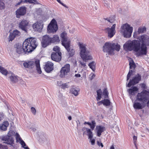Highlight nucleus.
<instances>
[{"label":"nucleus","mask_w":149,"mask_h":149,"mask_svg":"<svg viewBox=\"0 0 149 149\" xmlns=\"http://www.w3.org/2000/svg\"><path fill=\"white\" fill-rule=\"evenodd\" d=\"M139 40H134L126 42L123 45L124 49L130 51L133 50L136 52L141 50L140 52L137 54V56L146 55L148 52L146 46H149V37L143 35L139 37Z\"/></svg>","instance_id":"obj_1"},{"label":"nucleus","mask_w":149,"mask_h":149,"mask_svg":"<svg viewBox=\"0 0 149 149\" xmlns=\"http://www.w3.org/2000/svg\"><path fill=\"white\" fill-rule=\"evenodd\" d=\"M38 44L35 38L30 37L26 39L21 45H18L17 46V52L19 54L24 53L28 54L36 49Z\"/></svg>","instance_id":"obj_2"},{"label":"nucleus","mask_w":149,"mask_h":149,"mask_svg":"<svg viewBox=\"0 0 149 149\" xmlns=\"http://www.w3.org/2000/svg\"><path fill=\"white\" fill-rule=\"evenodd\" d=\"M78 45L80 51V55L83 61L86 62L87 60H91L92 58L90 54L89 51L86 49V45L79 42Z\"/></svg>","instance_id":"obj_3"},{"label":"nucleus","mask_w":149,"mask_h":149,"mask_svg":"<svg viewBox=\"0 0 149 149\" xmlns=\"http://www.w3.org/2000/svg\"><path fill=\"white\" fill-rule=\"evenodd\" d=\"M15 134V132L13 130H10L6 135H3L1 137L2 140L5 141L4 143L13 146L14 144V138Z\"/></svg>","instance_id":"obj_4"},{"label":"nucleus","mask_w":149,"mask_h":149,"mask_svg":"<svg viewBox=\"0 0 149 149\" xmlns=\"http://www.w3.org/2000/svg\"><path fill=\"white\" fill-rule=\"evenodd\" d=\"M121 32L124 37L129 38L131 37L133 28L130 25L127 24H124L121 26Z\"/></svg>","instance_id":"obj_5"},{"label":"nucleus","mask_w":149,"mask_h":149,"mask_svg":"<svg viewBox=\"0 0 149 149\" xmlns=\"http://www.w3.org/2000/svg\"><path fill=\"white\" fill-rule=\"evenodd\" d=\"M136 98L139 101L146 102L149 99V92L143 90L141 93H138Z\"/></svg>","instance_id":"obj_6"},{"label":"nucleus","mask_w":149,"mask_h":149,"mask_svg":"<svg viewBox=\"0 0 149 149\" xmlns=\"http://www.w3.org/2000/svg\"><path fill=\"white\" fill-rule=\"evenodd\" d=\"M58 29V26L56 21L53 19L47 26V31L49 33L56 32Z\"/></svg>","instance_id":"obj_7"},{"label":"nucleus","mask_w":149,"mask_h":149,"mask_svg":"<svg viewBox=\"0 0 149 149\" xmlns=\"http://www.w3.org/2000/svg\"><path fill=\"white\" fill-rule=\"evenodd\" d=\"M141 76L140 74H137L130 79L127 85L128 87H130L131 86L134 85L138 84L141 80Z\"/></svg>","instance_id":"obj_8"},{"label":"nucleus","mask_w":149,"mask_h":149,"mask_svg":"<svg viewBox=\"0 0 149 149\" xmlns=\"http://www.w3.org/2000/svg\"><path fill=\"white\" fill-rule=\"evenodd\" d=\"M70 71V65L69 64H65L62 68L60 71V77L64 78L67 75Z\"/></svg>","instance_id":"obj_9"},{"label":"nucleus","mask_w":149,"mask_h":149,"mask_svg":"<svg viewBox=\"0 0 149 149\" xmlns=\"http://www.w3.org/2000/svg\"><path fill=\"white\" fill-rule=\"evenodd\" d=\"M113 46V45L111 43L106 42L104 45L103 47V51L104 52H107L110 55H113V49L112 47Z\"/></svg>","instance_id":"obj_10"},{"label":"nucleus","mask_w":149,"mask_h":149,"mask_svg":"<svg viewBox=\"0 0 149 149\" xmlns=\"http://www.w3.org/2000/svg\"><path fill=\"white\" fill-rule=\"evenodd\" d=\"M51 37L47 35H45L42 37L41 42L42 46L45 48L52 43Z\"/></svg>","instance_id":"obj_11"},{"label":"nucleus","mask_w":149,"mask_h":149,"mask_svg":"<svg viewBox=\"0 0 149 149\" xmlns=\"http://www.w3.org/2000/svg\"><path fill=\"white\" fill-rule=\"evenodd\" d=\"M116 24H114L110 28L107 27L105 29V31L108 34V37L111 38L116 33Z\"/></svg>","instance_id":"obj_12"},{"label":"nucleus","mask_w":149,"mask_h":149,"mask_svg":"<svg viewBox=\"0 0 149 149\" xmlns=\"http://www.w3.org/2000/svg\"><path fill=\"white\" fill-rule=\"evenodd\" d=\"M28 24L29 22L26 20L24 19L19 23L18 26L19 29L27 33Z\"/></svg>","instance_id":"obj_13"},{"label":"nucleus","mask_w":149,"mask_h":149,"mask_svg":"<svg viewBox=\"0 0 149 149\" xmlns=\"http://www.w3.org/2000/svg\"><path fill=\"white\" fill-rule=\"evenodd\" d=\"M60 37L62 46H63L66 45L67 43H70V41L68 40L67 33L65 31L63 32L61 34Z\"/></svg>","instance_id":"obj_14"},{"label":"nucleus","mask_w":149,"mask_h":149,"mask_svg":"<svg viewBox=\"0 0 149 149\" xmlns=\"http://www.w3.org/2000/svg\"><path fill=\"white\" fill-rule=\"evenodd\" d=\"M51 57L53 60L58 62L61 61V52H53Z\"/></svg>","instance_id":"obj_15"},{"label":"nucleus","mask_w":149,"mask_h":149,"mask_svg":"<svg viewBox=\"0 0 149 149\" xmlns=\"http://www.w3.org/2000/svg\"><path fill=\"white\" fill-rule=\"evenodd\" d=\"M32 27L35 31L40 32L43 29V24L42 22H37L33 25Z\"/></svg>","instance_id":"obj_16"},{"label":"nucleus","mask_w":149,"mask_h":149,"mask_svg":"<svg viewBox=\"0 0 149 149\" xmlns=\"http://www.w3.org/2000/svg\"><path fill=\"white\" fill-rule=\"evenodd\" d=\"M26 8L25 7H21L16 11V17L19 18L20 16L24 15L26 13Z\"/></svg>","instance_id":"obj_17"},{"label":"nucleus","mask_w":149,"mask_h":149,"mask_svg":"<svg viewBox=\"0 0 149 149\" xmlns=\"http://www.w3.org/2000/svg\"><path fill=\"white\" fill-rule=\"evenodd\" d=\"M53 63L51 62L47 61L45 65V70L47 73H49L53 70Z\"/></svg>","instance_id":"obj_18"},{"label":"nucleus","mask_w":149,"mask_h":149,"mask_svg":"<svg viewBox=\"0 0 149 149\" xmlns=\"http://www.w3.org/2000/svg\"><path fill=\"white\" fill-rule=\"evenodd\" d=\"M70 43H67L66 45L63 46L65 48V49L68 53L69 57H72L75 53L74 50L70 48Z\"/></svg>","instance_id":"obj_19"},{"label":"nucleus","mask_w":149,"mask_h":149,"mask_svg":"<svg viewBox=\"0 0 149 149\" xmlns=\"http://www.w3.org/2000/svg\"><path fill=\"white\" fill-rule=\"evenodd\" d=\"M35 62L33 61H29L27 62H25L23 65L26 68L32 69L35 66Z\"/></svg>","instance_id":"obj_20"},{"label":"nucleus","mask_w":149,"mask_h":149,"mask_svg":"<svg viewBox=\"0 0 149 149\" xmlns=\"http://www.w3.org/2000/svg\"><path fill=\"white\" fill-rule=\"evenodd\" d=\"M96 129L97 130V136L99 137H100L101 136L102 133L105 130V127L102 125L97 126Z\"/></svg>","instance_id":"obj_21"},{"label":"nucleus","mask_w":149,"mask_h":149,"mask_svg":"<svg viewBox=\"0 0 149 149\" xmlns=\"http://www.w3.org/2000/svg\"><path fill=\"white\" fill-rule=\"evenodd\" d=\"M138 90V88L136 86H133L128 90V92L131 98V95H134L135 93Z\"/></svg>","instance_id":"obj_22"},{"label":"nucleus","mask_w":149,"mask_h":149,"mask_svg":"<svg viewBox=\"0 0 149 149\" xmlns=\"http://www.w3.org/2000/svg\"><path fill=\"white\" fill-rule=\"evenodd\" d=\"M10 81L13 83H16L18 81V77L15 75L14 74L12 73L9 77Z\"/></svg>","instance_id":"obj_23"},{"label":"nucleus","mask_w":149,"mask_h":149,"mask_svg":"<svg viewBox=\"0 0 149 149\" xmlns=\"http://www.w3.org/2000/svg\"><path fill=\"white\" fill-rule=\"evenodd\" d=\"M35 64L38 73L39 74H41L42 73V71L40 67L39 60H37L35 61Z\"/></svg>","instance_id":"obj_24"},{"label":"nucleus","mask_w":149,"mask_h":149,"mask_svg":"<svg viewBox=\"0 0 149 149\" xmlns=\"http://www.w3.org/2000/svg\"><path fill=\"white\" fill-rule=\"evenodd\" d=\"M84 125L88 124L90 126V127L93 130H94L96 125V123L95 120H92L91 123L89 122H85L84 123Z\"/></svg>","instance_id":"obj_25"},{"label":"nucleus","mask_w":149,"mask_h":149,"mask_svg":"<svg viewBox=\"0 0 149 149\" xmlns=\"http://www.w3.org/2000/svg\"><path fill=\"white\" fill-rule=\"evenodd\" d=\"M9 123L8 121H4L3 124L0 125V129L3 131H6L7 130V127L8 126Z\"/></svg>","instance_id":"obj_26"},{"label":"nucleus","mask_w":149,"mask_h":149,"mask_svg":"<svg viewBox=\"0 0 149 149\" xmlns=\"http://www.w3.org/2000/svg\"><path fill=\"white\" fill-rule=\"evenodd\" d=\"M98 103H101L105 106H108L110 105L111 102L109 100L104 99L103 100L100 101Z\"/></svg>","instance_id":"obj_27"},{"label":"nucleus","mask_w":149,"mask_h":149,"mask_svg":"<svg viewBox=\"0 0 149 149\" xmlns=\"http://www.w3.org/2000/svg\"><path fill=\"white\" fill-rule=\"evenodd\" d=\"M133 107L134 108L136 109H141L143 108L142 105L138 102H134Z\"/></svg>","instance_id":"obj_28"},{"label":"nucleus","mask_w":149,"mask_h":149,"mask_svg":"<svg viewBox=\"0 0 149 149\" xmlns=\"http://www.w3.org/2000/svg\"><path fill=\"white\" fill-rule=\"evenodd\" d=\"M52 43H57L59 42L60 40L59 36L57 35H54L52 38H51Z\"/></svg>","instance_id":"obj_29"},{"label":"nucleus","mask_w":149,"mask_h":149,"mask_svg":"<svg viewBox=\"0 0 149 149\" xmlns=\"http://www.w3.org/2000/svg\"><path fill=\"white\" fill-rule=\"evenodd\" d=\"M113 45V46L112 47V48L113 49V55L114 54V50H116L118 52L120 49V46L118 43L116 44L115 43H111Z\"/></svg>","instance_id":"obj_30"},{"label":"nucleus","mask_w":149,"mask_h":149,"mask_svg":"<svg viewBox=\"0 0 149 149\" xmlns=\"http://www.w3.org/2000/svg\"><path fill=\"white\" fill-rule=\"evenodd\" d=\"M79 91H78L74 88V86H73L70 90V93L74 94L75 96H77L78 95Z\"/></svg>","instance_id":"obj_31"},{"label":"nucleus","mask_w":149,"mask_h":149,"mask_svg":"<svg viewBox=\"0 0 149 149\" xmlns=\"http://www.w3.org/2000/svg\"><path fill=\"white\" fill-rule=\"evenodd\" d=\"M96 64L94 61H92L89 63L88 66L94 72L95 69Z\"/></svg>","instance_id":"obj_32"},{"label":"nucleus","mask_w":149,"mask_h":149,"mask_svg":"<svg viewBox=\"0 0 149 149\" xmlns=\"http://www.w3.org/2000/svg\"><path fill=\"white\" fill-rule=\"evenodd\" d=\"M86 134L88 136V139H91L93 137V132L91 131L90 129H87V131L86 132Z\"/></svg>","instance_id":"obj_33"},{"label":"nucleus","mask_w":149,"mask_h":149,"mask_svg":"<svg viewBox=\"0 0 149 149\" xmlns=\"http://www.w3.org/2000/svg\"><path fill=\"white\" fill-rule=\"evenodd\" d=\"M57 84L58 86L60 87L61 88L64 89L68 87V85L67 83H63L61 84V81L58 82Z\"/></svg>","instance_id":"obj_34"},{"label":"nucleus","mask_w":149,"mask_h":149,"mask_svg":"<svg viewBox=\"0 0 149 149\" xmlns=\"http://www.w3.org/2000/svg\"><path fill=\"white\" fill-rule=\"evenodd\" d=\"M0 72L5 76H6L8 72L6 69L1 66H0Z\"/></svg>","instance_id":"obj_35"},{"label":"nucleus","mask_w":149,"mask_h":149,"mask_svg":"<svg viewBox=\"0 0 149 149\" xmlns=\"http://www.w3.org/2000/svg\"><path fill=\"white\" fill-rule=\"evenodd\" d=\"M129 65H130V69H133L134 70L136 67V65L133 60L132 59L130 61Z\"/></svg>","instance_id":"obj_36"},{"label":"nucleus","mask_w":149,"mask_h":149,"mask_svg":"<svg viewBox=\"0 0 149 149\" xmlns=\"http://www.w3.org/2000/svg\"><path fill=\"white\" fill-rule=\"evenodd\" d=\"M97 97H96V100L97 101L100 100L101 98L102 92L100 89L97 90Z\"/></svg>","instance_id":"obj_37"},{"label":"nucleus","mask_w":149,"mask_h":149,"mask_svg":"<svg viewBox=\"0 0 149 149\" xmlns=\"http://www.w3.org/2000/svg\"><path fill=\"white\" fill-rule=\"evenodd\" d=\"M23 2L25 3H30L38 4L36 0H24L23 1Z\"/></svg>","instance_id":"obj_38"},{"label":"nucleus","mask_w":149,"mask_h":149,"mask_svg":"<svg viewBox=\"0 0 149 149\" xmlns=\"http://www.w3.org/2000/svg\"><path fill=\"white\" fill-rule=\"evenodd\" d=\"M146 28L145 26L140 27L138 29V33L139 34L143 33L144 31H146Z\"/></svg>","instance_id":"obj_39"},{"label":"nucleus","mask_w":149,"mask_h":149,"mask_svg":"<svg viewBox=\"0 0 149 149\" xmlns=\"http://www.w3.org/2000/svg\"><path fill=\"white\" fill-rule=\"evenodd\" d=\"M102 93L103 95H104V98H108L109 93L107 88H104Z\"/></svg>","instance_id":"obj_40"},{"label":"nucleus","mask_w":149,"mask_h":149,"mask_svg":"<svg viewBox=\"0 0 149 149\" xmlns=\"http://www.w3.org/2000/svg\"><path fill=\"white\" fill-rule=\"evenodd\" d=\"M134 72V70H132L130 69L129 72L127 74V80L128 81L130 78V76Z\"/></svg>","instance_id":"obj_41"},{"label":"nucleus","mask_w":149,"mask_h":149,"mask_svg":"<svg viewBox=\"0 0 149 149\" xmlns=\"http://www.w3.org/2000/svg\"><path fill=\"white\" fill-rule=\"evenodd\" d=\"M15 37L12 33H10L8 38L9 41H12L14 39Z\"/></svg>","instance_id":"obj_42"},{"label":"nucleus","mask_w":149,"mask_h":149,"mask_svg":"<svg viewBox=\"0 0 149 149\" xmlns=\"http://www.w3.org/2000/svg\"><path fill=\"white\" fill-rule=\"evenodd\" d=\"M12 33L15 37L18 36L20 34V32L17 29L14 30Z\"/></svg>","instance_id":"obj_43"},{"label":"nucleus","mask_w":149,"mask_h":149,"mask_svg":"<svg viewBox=\"0 0 149 149\" xmlns=\"http://www.w3.org/2000/svg\"><path fill=\"white\" fill-rule=\"evenodd\" d=\"M15 135L16 136L17 142H19L22 140L19 135L17 133H16V134H15Z\"/></svg>","instance_id":"obj_44"},{"label":"nucleus","mask_w":149,"mask_h":149,"mask_svg":"<svg viewBox=\"0 0 149 149\" xmlns=\"http://www.w3.org/2000/svg\"><path fill=\"white\" fill-rule=\"evenodd\" d=\"M53 50L54 51L56 52H60V48L57 46L54 47L53 48Z\"/></svg>","instance_id":"obj_45"},{"label":"nucleus","mask_w":149,"mask_h":149,"mask_svg":"<svg viewBox=\"0 0 149 149\" xmlns=\"http://www.w3.org/2000/svg\"><path fill=\"white\" fill-rule=\"evenodd\" d=\"M19 142L21 145L22 147L24 149L26 148V144L23 140H22Z\"/></svg>","instance_id":"obj_46"},{"label":"nucleus","mask_w":149,"mask_h":149,"mask_svg":"<svg viewBox=\"0 0 149 149\" xmlns=\"http://www.w3.org/2000/svg\"><path fill=\"white\" fill-rule=\"evenodd\" d=\"M5 8L4 3L1 1L0 0V9H3Z\"/></svg>","instance_id":"obj_47"},{"label":"nucleus","mask_w":149,"mask_h":149,"mask_svg":"<svg viewBox=\"0 0 149 149\" xmlns=\"http://www.w3.org/2000/svg\"><path fill=\"white\" fill-rule=\"evenodd\" d=\"M88 128H86L85 127H83L82 129V130L83 132V135H84L85 134H86V132L87 131V129H88Z\"/></svg>","instance_id":"obj_48"},{"label":"nucleus","mask_w":149,"mask_h":149,"mask_svg":"<svg viewBox=\"0 0 149 149\" xmlns=\"http://www.w3.org/2000/svg\"><path fill=\"white\" fill-rule=\"evenodd\" d=\"M95 77V75L93 73H91L90 75L89 78L91 80H92Z\"/></svg>","instance_id":"obj_49"},{"label":"nucleus","mask_w":149,"mask_h":149,"mask_svg":"<svg viewBox=\"0 0 149 149\" xmlns=\"http://www.w3.org/2000/svg\"><path fill=\"white\" fill-rule=\"evenodd\" d=\"M31 109L32 113L33 114L35 115L36 113V111L35 109L33 107H32L31 108Z\"/></svg>","instance_id":"obj_50"},{"label":"nucleus","mask_w":149,"mask_h":149,"mask_svg":"<svg viewBox=\"0 0 149 149\" xmlns=\"http://www.w3.org/2000/svg\"><path fill=\"white\" fill-rule=\"evenodd\" d=\"M137 139V137L136 136H134L133 137V140L134 142V143L135 145L136 146V141Z\"/></svg>","instance_id":"obj_51"},{"label":"nucleus","mask_w":149,"mask_h":149,"mask_svg":"<svg viewBox=\"0 0 149 149\" xmlns=\"http://www.w3.org/2000/svg\"><path fill=\"white\" fill-rule=\"evenodd\" d=\"M80 64L83 67L86 68V63L80 61Z\"/></svg>","instance_id":"obj_52"},{"label":"nucleus","mask_w":149,"mask_h":149,"mask_svg":"<svg viewBox=\"0 0 149 149\" xmlns=\"http://www.w3.org/2000/svg\"><path fill=\"white\" fill-rule=\"evenodd\" d=\"M141 88L144 89H145L146 88V85L145 84L142 83L141 85Z\"/></svg>","instance_id":"obj_53"},{"label":"nucleus","mask_w":149,"mask_h":149,"mask_svg":"<svg viewBox=\"0 0 149 149\" xmlns=\"http://www.w3.org/2000/svg\"><path fill=\"white\" fill-rule=\"evenodd\" d=\"M58 3H60V4H61V5H62L64 7L67 8H68V7L65 4H64L63 3H62L61 1V0H60V1Z\"/></svg>","instance_id":"obj_54"},{"label":"nucleus","mask_w":149,"mask_h":149,"mask_svg":"<svg viewBox=\"0 0 149 149\" xmlns=\"http://www.w3.org/2000/svg\"><path fill=\"white\" fill-rule=\"evenodd\" d=\"M58 3H60V4H61V5H62L64 7L67 8H68V7L65 4H64L63 3H62L61 1V0H60V1Z\"/></svg>","instance_id":"obj_55"},{"label":"nucleus","mask_w":149,"mask_h":149,"mask_svg":"<svg viewBox=\"0 0 149 149\" xmlns=\"http://www.w3.org/2000/svg\"><path fill=\"white\" fill-rule=\"evenodd\" d=\"M97 144L99 146H101L102 148L103 147V145L101 142L100 143L98 141H97Z\"/></svg>","instance_id":"obj_56"},{"label":"nucleus","mask_w":149,"mask_h":149,"mask_svg":"<svg viewBox=\"0 0 149 149\" xmlns=\"http://www.w3.org/2000/svg\"><path fill=\"white\" fill-rule=\"evenodd\" d=\"M91 140V144L92 145H94L95 143V140L94 139H90Z\"/></svg>","instance_id":"obj_57"},{"label":"nucleus","mask_w":149,"mask_h":149,"mask_svg":"<svg viewBox=\"0 0 149 149\" xmlns=\"http://www.w3.org/2000/svg\"><path fill=\"white\" fill-rule=\"evenodd\" d=\"M1 149H8V147L7 146L2 145Z\"/></svg>","instance_id":"obj_58"},{"label":"nucleus","mask_w":149,"mask_h":149,"mask_svg":"<svg viewBox=\"0 0 149 149\" xmlns=\"http://www.w3.org/2000/svg\"><path fill=\"white\" fill-rule=\"evenodd\" d=\"M114 21V20L113 19H112L111 18H110V21H109V22H110V23H112L113 21Z\"/></svg>","instance_id":"obj_59"},{"label":"nucleus","mask_w":149,"mask_h":149,"mask_svg":"<svg viewBox=\"0 0 149 149\" xmlns=\"http://www.w3.org/2000/svg\"><path fill=\"white\" fill-rule=\"evenodd\" d=\"M111 18H104V19L105 20H107V21L109 22L110 21V19Z\"/></svg>","instance_id":"obj_60"},{"label":"nucleus","mask_w":149,"mask_h":149,"mask_svg":"<svg viewBox=\"0 0 149 149\" xmlns=\"http://www.w3.org/2000/svg\"><path fill=\"white\" fill-rule=\"evenodd\" d=\"M75 77H81V75L79 74H75Z\"/></svg>","instance_id":"obj_61"},{"label":"nucleus","mask_w":149,"mask_h":149,"mask_svg":"<svg viewBox=\"0 0 149 149\" xmlns=\"http://www.w3.org/2000/svg\"><path fill=\"white\" fill-rule=\"evenodd\" d=\"M147 101L146 103V106L148 107L149 108V99Z\"/></svg>","instance_id":"obj_62"},{"label":"nucleus","mask_w":149,"mask_h":149,"mask_svg":"<svg viewBox=\"0 0 149 149\" xmlns=\"http://www.w3.org/2000/svg\"><path fill=\"white\" fill-rule=\"evenodd\" d=\"M133 36L134 37V38H136V33L134 32V35Z\"/></svg>","instance_id":"obj_63"},{"label":"nucleus","mask_w":149,"mask_h":149,"mask_svg":"<svg viewBox=\"0 0 149 149\" xmlns=\"http://www.w3.org/2000/svg\"><path fill=\"white\" fill-rule=\"evenodd\" d=\"M110 149H115V148L113 145H112L111 146Z\"/></svg>","instance_id":"obj_64"}]
</instances>
